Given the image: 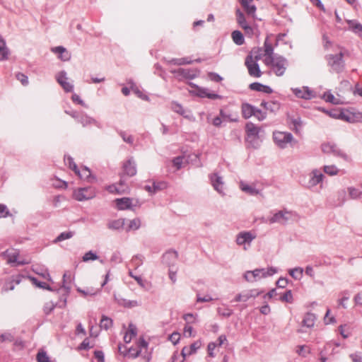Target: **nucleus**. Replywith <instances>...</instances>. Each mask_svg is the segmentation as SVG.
<instances>
[{"label": "nucleus", "instance_id": "obj_6", "mask_svg": "<svg viewBox=\"0 0 362 362\" xmlns=\"http://www.w3.org/2000/svg\"><path fill=\"white\" fill-rule=\"evenodd\" d=\"M276 272V270L272 267L268 269L265 271L264 269H255L254 271H248L245 274V279L247 281H256L257 279H260L263 277H266L267 276H272Z\"/></svg>", "mask_w": 362, "mask_h": 362}, {"label": "nucleus", "instance_id": "obj_38", "mask_svg": "<svg viewBox=\"0 0 362 362\" xmlns=\"http://www.w3.org/2000/svg\"><path fill=\"white\" fill-rule=\"evenodd\" d=\"M250 88L256 91H262V92H268V89L269 88L268 86H264L259 83H252L250 85Z\"/></svg>", "mask_w": 362, "mask_h": 362}, {"label": "nucleus", "instance_id": "obj_1", "mask_svg": "<svg viewBox=\"0 0 362 362\" xmlns=\"http://www.w3.org/2000/svg\"><path fill=\"white\" fill-rule=\"evenodd\" d=\"M254 0H240L247 16L240 9H236L235 16L238 25L244 30L245 35L248 37H252L257 30L255 25H252L250 18H256V6L253 4Z\"/></svg>", "mask_w": 362, "mask_h": 362}, {"label": "nucleus", "instance_id": "obj_17", "mask_svg": "<svg viewBox=\"0 0 362 362\" xmlns=\"http://www.w3.org/2000/svg\"><path fill=\"white\" fill-rule=\"evenodd\" d=\"M57 80L66 92L72 91L73 86L68 81L65 72H60L57 76Z\"/></svg>", "mask_w": 362, "mask_h": 362}, {"label": "nucleus", "instance_id": "obj_59", "mask_svg": "<svg viewBox=\"0 0 362 362\" xmlns=\"http://www.w3.org/2000/svg\"><path fill=\"white\" fill-rule=\"evenodd\" d=\"M180 334L179 333H177V332H174L171 335H170L169 337V339L170 341L174 344H176L179 340H180Z\"/></svg>", "mask_w": 362, "mask_h": 362}, {"label": "nucleus", "instance_id": "obj_12", "mask_svg": "<svg viewBox=\"0 0 362 362\" xmlns=\"http://www.w3.org/2000/svg\"><path fill=\"white\" fill-rule=\"evenodd\" d=\"M106 190L112 194H124L129 192V187L121 180L119 183L110 185L106 187Z\"/></svg>", "mask_w": 362, "mask_h": 362}, {"label": "nucleus", "instance_id": "obj_26", "mask_svg": "<svg viewBox=\"0 0 362 362\" xmlns=\"http://www.w3.org/2000/svg\"><path fill=\"white\" fill-rule=\"evenodd\" d=\"M241 110L243 117L245 119L251 117L255 112V108L248 103H243Z\"/></svg>", "mask_w": 362, "mask_h": 362}, {"label": "nucleus", "instance_id": "obj_4", "mask_svg": "<svg viewBox=\"0 0 362 362\" xmlns=\"http://www.w3.org/2000/svg\"><path fill=\"white\" fill-rule=\"evenodd\" d=\"M260 59V56L252 55L247 56L245 59V66L247 68L249 74L255 78H259L262 76V71L259 69L257 61Z\"/></svg>", "mask_w": 362, "mask_h": 362}, {"label": "nucleus", "instance_id": "obj_62", "mask_svg": "<svg viewBox=\"0 0 362 362\" xmlns=\"http://www.w3.org/2000/svg\"><path fill=\"white\" fill-rule=\"evenodd\" d=\"M354 303L356 305H362V291L356 293L354 298Z\"/></svg>", "mask_w": 362, "mask_h": 362}, {"label": "nucleus", "instance_id": "obj_34", "mask_svg": "<svg viewBox=\"0 0 362 362\" xmlns=\"http://www.w3.org/2000/svg\"><path fill=\"white\" fill-rule=\"evenodd\" d=\"M246 132L249 136H256L259 133L258 128L252 123H247L245 127Z\"/></svg>", "mask_w": 362, "mask_h": 362}, {"label": "nucleus", "instance_id": "obj_15", "mask_svg": "<svg viewBox=\"0 0 362 362\" xmlns=\"http://www.w3.org/2000/svg\"><path fill=\"white\" fill-rule=\"evenodd\" d=\"M263 49L264 57L263 62L264 64H268L269 62L275 58L274 56V48L272 43L266 40L264 43Z\"/></svg>", "mask_w": 362, "mask_h": 362}, {"label": "nucleus", "instance_id": "obj_27", "mask_svg": "<svg viewBox=\"0 0 362 362\" xmlns=\"http://www.w3.org/2000/svg\"><path fill=\"white\" fill-rule=\"evenodd\" d=\"M323 175L318 170H313L310 174V186H315L322 180Z\"/></svg>", "mask_w": 362, "mask_h": 362}, {"label": "nucleus", "instance_id": "obj_44", "mask_svg": "<svg viewBox=\"0 0 362 362\" xmlns=\"http://www.w3.org/2000/svg\"><path fill=\"white\" fill-rule=\"evenodd\" d=\"M71 280H72L71 274L65 273L63 275V287L66 289H69Z\"/></svg>", "mask_w": 362, "mask_h": 362}, {"label": "nucleus", "instance_id": "obj_18", "mask_svg": "<svg viewBox=\"0 0 362 362\" xmlns=\"http://www.w3.org/2000/svg\"><path fill=\"white\" fill-rule=\"evenodd\" d=\"M51 51L58 54V58L64 62L69 61L71 58V54L64 47L58 46L52 47Z\"/></svg>", "mask_w": 362, "mask_h": 362}, {"label": "nucleus", "instance_id": "obj_16", "mask_svg": "<svg viewBox=\"0 0 362 362\" xmlns=\"http://www.w3.org/2000/svg\"><path fill=\"white\" fill-rule=\"evenodd\" d=\"M2 281L4 284L2 290L6 292L13 290L15 286L18 285L21 282V278L19 276H11Z\"/></svg>", "mask_w": 362, "mask_h": 362}, {"label": "nucleus", "instance_id": "obj_46", "mask_svg": "<svg viewBox=\"0 0 362 362\" xmlns=\"http://www.w3.org/2000/svg\"><path fill=\"white\" fill-rule=\"evenodd\" d=\"M296 352L303 356H306L310 353V349L307 346H299L297 347Z\"/></svg>", "mask_w": 362, "mask_h": 362}, {"label": "nucleus", "instance_id": "obj_7", "mask_svg": "<svg viewBox=\"0 0 362 362\" xmlns=\"http://www.w3.org/2000/svg\"><path fill=\"white\" fill-rule=\"evenodd\" d=\"M95 196V189L91 187L78 188L74 190L73 193V197L78 202H83L92 199Z\"/></svg>", "mask_w": 362, "mask_h": 362}, {"label": "nucleus", "instance_id": "obj_64", "mask_svg": "<svg viewBox=\"0 0 362 362\" xmlns=\"http://www.w3.org/2000/svg\"><path fill=\"white\" fill-rule=\"evenodd\" d=\"M71 99L74 103L79 104L81 105H84L83 101L80 98V97L77 94H73L71 96Z\"/></svg>", "mask_w": 362, "mask_h": 362}, {"label": "nucleus", "instance_id": "obj_42", "mask_svg": "<svg viewBox=\"0 0 362 362\" xmlns=\"http://www.w3.org/2000/svg\"><path fill=\"white\" fill-rule=\"evenodd\" d=\"M125 220L119 218L110 223L109 227L114 229H119L124 226Z\"/></svg>", "mask_w": 362, "mask_h": 362}, {"label": "nucleus", "instance_id": "obj_41", "mask_svg": "<svg viewBox=\"0 0 362 362\" xmlns=\"http://www.w3.org/2000/svg\"><path fill=\"white\" fill-rule=\"evenodd\" d=\"M324 171L329 175H336L339 173V169L335 165H325L324 167Z\"/></svg>", "mask_w": 362, "mask_h": 362}, {"label": "nucleus", "instance_id": "obj_49", "mask_svg": "<svg viewBox=\"0 0 362 362\" xmlns=\"http://www.w3.org/2000/svg\"><path fill=\"white\" fill-rule=\"evenodd\" d=\"M98 257L91 251L86 252L83 257V262H88L89 260H96Z\"/></svg>", "mask_w": 362, "mask_h": 362}, {"label": "nucleus", "instance_id": "obj_57", "mask_svg": "<svg viewBox=\"0 0 362 362\" xmlns=\"http://www.w3.org/2000/svg\"><path fill=\"white\" fill-rule=\"evenodd\" d=\"M9 215V211L6 206L0 204V218H6Z\"/></svg>", "mask_w": 362, "mask_h": 362}, {"label": "nucleus", "instance_id": "obj_23", "mask_svg": "<svg viewBox=\"0 0 362 362\" xmlns=\"http://www.w3.org/2000/svg\"><path fill=\"white\" fill-rule=\"evenodd\" d=\"M211 181L214 189L219 193L223 192V182L222 178L217 174H213L211 176Z\"/></svg>", "mask_w": 362, "mask_h": 362}, {"label": "nucleus", "instance_id": "obj_55", "mask_svg": "<svg viewBox=\"0 0 362 362\" xmlns=\"http://www.w3.org/2000/svg\"><path fill=\"white\" fill-rule=\"evenodd\" d=\"M207 75L210 80L216 82H221L223 80V78L216 73L209 72Z\"/></svg>", "mask_w": 362, "mask_h": 362}, {"label": "nucleus", "instance_id": "obj_39", "mask_svg": "<svg viewBox=\"0 0 362 362\" xmlns=\"http://www.w3.org/2000/svg\"><path fill=\"white\" fill-rule=\"evenodd\" d=\"M112 320L106 316H103L100 323V327L105 329H108L110 327H112Z\"/></svg>", "mask_w": 362, "mask_h": 362}, {"label": "nucleus", "instance_id": "obj_3", "mask_svg": "<svg viewBox=\"0 0 362 362\" xmlns=\"http://www.w3.org/2000/svg\"><path fill=\"white\" fill-rule=\"evenodd\" d=\"M2 257L6 262L11 265H23L29 263V261L22 259L19 256V252L14 248H9L1 253Z\"/></svg>", "mask_w": 362, "mask_h": 362}, {"label": "nucleus", "instance_id": "obj_22", "mask_svg": "<svg viewBox=\"0 0 362 362\" xmlns=\"http://www.w3.org/2000/svg\"><path fill=\"white\" fill-rule=\"evenodd\" d=\"M123 173L128 176L136 175V169L134 163L132 160H128L123 163Z\"/></svg>", "mask_w": 362, "mask_h": 362}, {"label": "nucleus", "instance_id": "obj_54", "mask_svg": "<svg viewBox=\"0 0 362 362\" xmlns=\"http://www.w3.org/2000/svg\"><path fill=\"white\" fill-rule=\"evenodd\" d=\"M303 274V269L300 268H296L290 271V274L295 279H299Z\"/></svg>", "mask_w": 362, "mask_h": 362}, {"label": "nucleus", "instance_id": "obj_19", "mask_svg": "<svg viewBox=\"0 0 362 362\" xmlns=\"http://www.w3.org/2000/svg\"><path fill=\"white\" fill-rule=\"evenodd\" d=\"M202 343L199 341H197L192 344L190 346H185L181 352V354L184 358L187 356L194 354L198 349L201 347Z\"/></svg>", "mask_w": 362, "mask_h": 362}, {"label": "nucleus", "instance_id": "obj_14", "mask_svg": "<svg viewBox=\"0 0 362 362\" xmlns=\"http://www.w3.org/2000/svg\"><path fill=\"white\" fill-rule=\"evenodd\" d=\"M261 292L257 291L255 289L247 291L243 293L238 294L234 299L235 302H246L250 298H255L258 296Z\"/></svg>", "mask_w": 362, "mask_h": 362}, {"label": "nucleus", "instance_id": "obj_24", "mask_svg": "<svg viewBox=\"0 0 362 362\" xmlns=\"http://www.w3.org/2000/svg\"><path fill=\"white\" fill-rule=\"evenodd\" d=\"M177 73L179 76H182L185 78L192 79L197 76V72L195 70H191L188 69H178L177 71H174Z\"/></svg>", "mask_w": 362, "mask_h": 362}, {"label": "nucleus", "instance_id": "obj_25", "mask_svg": "<svg viewBox=\"0 0 362 362\" xmlns=\"http://www.w3.org/2000/svg\"><path fill=\"white\" fill-rule=\"evenodd\" d=\"M137 334L136 327L133 324H129L127 331L124 336L125 343H130Z\"/></svg>", "mask_w": 362, "mask_h": 362}, {"label": "nucleus", "instance_id": "obj_5", "mask_svg": "<svg viewBox=\"0 0 362 362\" xmlns=\"http://www.w3.org/2000/svg\"><path fill=\"white\" fill-rule=\"evenodd\" d=\"M343 54L339 52L337 54H329L327 56V61L328 65L331 67L332 70L335 72H341L344 66L343 60Z\"/></svg>", "mask_w": 362, "mask_h": 362}, {"label": "nucleus", "instance_id": "obj_40", "mask_svg": "<svg viewBox=\"0 0 362 362\" xmlns=\"http://www.w3.org/2000/svg\"><path fill=\"white\" fill-rule=\"evenodd\" d=\"M348 192L349 197L351 199H359L362 196V192L354 187L348 188Z\"/></svg>", "mask_w": 362, "mask_h": 362}, {"label": "nucleus", "instance_id": "obj_60", "mask_svg": "<svg viewBox=\"0 0 362 362\" xmlns=\"http://www.w3.org/2000/svg\"><path fill=\"white\" fill-rule=\"evenodd\" d=\"M153 192H156L158 190L163 189L166 187V184L165 182H153Z\"/></svg>", "mask_w": 362, "mask_h": 362}, {"label": "nucleus", "instance_id": "obj_2", "mask_svg": "<svg viewBox=\"0 0 362 362\" xmlns=\"http://www.w3.org/2000/svg\"><path fill=\"white\" fill-rule=\"evenodd\" d=\"M265 65L269 67L276 76H281L284 74L287 69V61L284 57L277 56L269 62L268 64Z\"/></svg>", "mask_w": 362, "mask_h": 362}, {"label": "nucleus", "instance_id": "obj_63", "mask_svg": "<svg viewBox=\"0 0 362 362\" xmlns=\"http://www.w3.org/2000/svg\"><path fill=\"white\" fill-rule=\"evenodd\" d=\"M183 318L187 323H193L195 320L194 316L190 313L185 315Z\"/></svg>", "mask_w": 362, "mask_h": 362}, {"label": "nucleus", "instance_id": "obj_20", "mask_svg": "<svg viewBox=\"0 0 362 362\" xmlns=\"http://www.w3.org/2000/svg\"><path fill=\"white\" fill-rule=\"evenodd\" d=\"M116 207L118 210L129 209L132 206V199L128 197H123L121 199H116L115 200Z\"/></svg>", "mask_w": 362, "mask_h": 362}, {"label": "nucleus", "instance_id": "obj_56", "mask_svg": "<svg viewBox=\"0 0 362 362\" xmlns=\"http://www.w3.org/2000/svg\"><path fill=\"white\" fill-rule=\"evenodd\" d=\"M335 146L333 145H331L329 144H323L322 145V150L323 152L329 153L331 152H334Z\"/></svg>", "mask_w": 362, "mask_h": 362}, {"label": "nucleus", "instance_id": "obj_47", "mask_svg": "<svg viewBox=\"0 0 362 362\" xmlns=\"http://www.w3.org/2000/svg\"><path fill=\"white\" fill-rule=\"evenodd\" d=\"M280 300L283 302L292 303L293 302V295L291 291H287L283 296H281Z\"/></svg>", "mask_w": 362, "mask_h": 362}, {"label": "nucleus", "instance_id": "obj_48", "mask_svg": "<svg viewBox=\"0 0 362 362\" xmlns=\"http://www.w3.org/2000/svg\"><path fill=\"white\" fill-rule=\"evenodd\" d=\"M77 291L78 293H80L81 294H82L84 296H93L98 293V291L94 290L93 288H88L87 290H83L80 288H78Z\"/></svg>", "mask_w": 362, "mask_h": 362}, {"label": "nucleus", "instance_id": "obj_31", "mask_svg": "<svg viewBox=\"0 0 362 362\" xmlns=\"http://www.w3.org/2000/svg\"><path fill=\"white\" fill-rule=\"evenodd\" d=\"M9 52L6 47V42L0 35V60H6L8 59Z\"/></svg>", "mask_w": 362, "mask_h": 362}, {"label": "nucleus", "instance_id": "obj_33", "mask_svg": "<svg viewBox=\"0 0 362 362\" xmlns=\"http://www.w3.org/2000/svg\"><path fill=\"white\" fill-rule=\"evenodd\" d=\"M267 110H269L270 112H276L279 107V103L274 101H268L266 103H262L261 104Z\"/></svg>", "mask_w": 362, "mask_h": 362}, {"label": "nucleus", "instance_id": "obj_37", "mask_svg": "<svg viewBox=\"0 0 362 362\" xmlns=\"http://www.w3.org/2000/svg\"><path fill=\"white\" fill-rule=\"evenodd\" d=\"M74 233L72 231H66L62 233L57 238L54 240V243L63 241L64 240L69 239L73 237Z\"/></svg>", "mask_w": 362, "mask_h": 362}, {"label": "nucleus", "instance_id": "obj_45", "mask_svg": "<svg viewBox=\"0 0 362 362\" xmlns=\"http://www.w3.org/2000/svg\"><path fill=\"white\" fill-rule=\"evenodd\" d=\"M331 311L329 309L327 310L325 316L324 317V322L326 325L333 324L336 322L335 318L334 316L330 315Z\"/></svg>", "mask_w": 362, "mask_h": 362}, {"label": "nucleus", "instance_id": "obj_43", "mask_svg": "<svg viewBox=\"0 0 362 362\" xmlns=\"http://www.w3.org/2000/svg\"><path fill=\"white\" fill-rule=\"evenodd\" d=\"M348 24L349 25V28L354 30L356 33L362 31V25L354 21H349Z\"/></svg>", "mask_w": 362, "mask_h": 362}, {"label": "nucleus", "instance_id": "obj_35", "mask_svg": "<svg viewBox=\"0 0 362 362\" xmlns=\"http://www.w3.org/2000/svg\"><path fill=\"white\" fill-rule=\"evenodd\" d=\"M141 226V221L139 218H134L129 221L127 226L126 227L127 231L135 230L139 228Z\"/></svg>", "mask_w": 362, "mask_h": 362}, {"label": "nucleus", "instance_id": "obj_29", "mask_svg": "<svg viewBox=\"0 0 362 362\" xmlns=\"http://www.w3.org/2000/svg\"><path fill=\"white\" fill-rule=\"evenodd\" d=\"M322 98L326 101L334 105L344 104V102L340 98L334 97L330 92H326L324 93Z\"/></svg>", "mask_w": 362, "mask_h": 362}, {"label": "nucleus", "instance_id": "obj_13", "mask_svg": "<svg viewBox=\"0 0 362 362\" xmlns=\"http://www.w3.org/2000/svg\"><path fill=\"white\" fill-rule=\"evenodd\" d=\"M192 88H194V90H191L192 93H194L199 97L201 98H208L210 99H218L220 96L216 93H211L208 92V89L199 87L194 84L192 85Z\"/></svg>", "mask_w": 362, "mask_h": 362}, {"label": "nucleus", "instance_id": "obj_58", "mask_svg": "<svg viewBox=\"0 0 362 362\" xmlns=\"http://www.w3.org/2000/svg\"><path fill=\"white\" fill-rule=\"evenodd\" d=\"M217 346V344L215 342H211L208 344L207 350H208V354L211 357H214V350Z\"/></svg>", "mask_w": 362, "mask_h": 362}, {"label": "nucleus", "instance_id": "obj_36", "mask_svg": "<svg viewBox=\"0 0 362 362\" xmlns=\"http://www.w3.org/2000/svg\"><path fill=\"white\" fill-rule=\"evenodd\" d=\"M81 179L86 180L90 176V171L88 168L83 167L79 168V170L76 173Z\"/></svg>", "mask_w": 362, "mask_h": 362}, {"label": "nucleus", "instance_id": "obj_51", "mask_svg": "<svg viewBox=\"0 0 362 362\" xmlns=\"http://www.w3.org/2000/svg\"><path fill=\"white\" fill-rule=\"evenodd\" d=\"M16 77L22 83V85L27 86L28 84V76L25 74L22 73H17Z\"/></svg>", "mask_w": 362, "mask_h": 362}, {"label": "nucleus", "instance_id": "obj_28", "mask_svg": "<svg viewBox=\"0 0 362 362\" xmlns=\"http://www.w3.org/2000/svg\"><path fill=\"white\" fill-rule=\"evenodd\" d=\"M316 317L314 314L308 313L305 315L302 324L307 327H313L315 325Z\"/></svg>", "mask_w": 362, "mask_h": 362}, {"label": "nucleus", "instance_id": "obj_21", "mask_svg": "<svg viewBox=\"0 0 362 362\" xmlns=\"http://www.w3.org/2000/svg\"><path fill=\"white\" fill-rule=\"evenodd\" d=\"M256 235L251 232H242L240 233L236 239L238 245H243L245 243H250L255 239Z\"/></svg>", "mask_w": 362, "mask_h": 362}, {"label": "nucleus", "instance_id": "obj_32", "mask_svg": "<svg viewBox=\"0 0 362 362\" xmlns=\"http://www.w3.org/2000/svg\"><path fill=\"white\" fill-rule=\"evenodd\" d=\"M240 187L243 192L250 195H256L259 193V191L256 189L254 187L250 186L243 182L240 183Z\"/></svg>", "mask_w": 362, "mask_h": 362}, {"label": "nucleus", "instance_id": "obj_9", "mask_svg": "<svg viewBox=\"0 0 362 362\" xmlns=\"http://www.w3.org/2000/svg\"><path fill=\"white\" fill-rule=\"evenodd\" d=\"M293 136L291 134L283 132H276L274 133V141L281 148L292 141Z\"/></svg>", "mask_w": 362, "mask_h": 362}, {"label": "nucleus", "instance_id": "obj_10", "mask_svg": "<svg viewBox=\"0 0 362 362\" xmlns=\"http://www.w3.org/2000/svg\"><path fill=\"white\" fill-rule=\"evenodd\" d=\"M293 93L299 98L310 100L315 98V93L307 86H303L299 88H292Z\"/></svg>", "mask_w": 362, "mask_h": 362}, {"label": "nucleus", "instance_id": "obj_30", "mask_svg": "<svg viewBox=\"0 0 362 362\" xmlns=\"http://www.w3.org/2000/svg\"><path fill=\"white\" fill-rule=\"evenodd\" d=\"M231 37L233 42L238 45H242L245 43L243 34L240 30H234L231 33Z\"/></svg>", "mask_w": 362, "mask_h": 362}, {"label": "nucleus", "instance_id": "obj_61", "mask_svg": "<svg viewBox=\"0 0 362 362\" xmlns=\"http://www.w3.org/2000/svg\"><path fill=\"white\" fill-rule=\"evenodd\" d=\"M93 346V345L90 344L89 339L88 338H86L81 344L79 348L81 349H88L92 348Z\"/></svg>", "mask_w": 362, "mask_h": 362}, {"label": "nucleus", "instance_id": "obj_50", "mask_svg": "<svg viewBox=\"0 0 362 362\" xmlns=\"http://www.w3.org/2000/svg\"><path fill=\"white\" fill-rule=\"evenodd\" d=\"M37 362H49V358L45 351H40L37 355Z\"/></svg>", "mask_w": 362, "mask_h": 362}, {"label": "nucleus", "instance_id": "obj_11", "mask_svg": "<svg viewBox=\"0 0 362 362\" xmlns=\"http://www.w3.org/2000/svg\"><path fill=\"white\" fill-rule=\"evenodd\" d=\"M147 347V343L145 341L144 339H140L139 341L137 343V348H130L127 351V353H123V351L121 349V347L119 346V351L122 354H123L124 356H127L129 358H136L140 354L141 349H146Z\"/></svg>", "mask_w": 362, "mask_h": 362}, {"label": "nucleus", "instance_id": "obj_53", "mask_svg": "<svg viewBox=\"0 0 362 362\" xmlns=\"http://www.w3.org/2000/svg\"><path fill=\"white\" fill-rule=\"evenodd\" d=\"M54 307L55 306H54V303L52 302H48V303H45V305H44V308H43L44 313L46 315H49L54 309Z\"/></svg>", "mask_w": 362, "mask_h": 362}, {"label": "nucleus", "instance_id": "obj_8", "mask_svg": "<svg viewBox=\"0 0 362 362\" xmlns=\"http://www.w3.org/2000/svg\"><path fill=\"white\" fill-rule=\"evenodd\" d=\"M294 214H293L292 211H289L287 210H281L274 214L273 216H272L269 219V222L270 223H279L281 224H285L288 221L292 220Z\"/></svg>", "mask_w": 362, "mask_h": 362}, {"label": "nucleus", "instance_id": "obj_52", "mask_svg": "<svg viewBox=\"0 0 362 362\" xmlns=\"http://www.w3.org/2000/svg\"><path fill=\"white\" fill-rule=\"evenodd\" d=\"M185 158L182 156H179L173 160V165L177 168L180 169L182 167L183 160Z\"/></svg>", "mask_w": 362, "mask_h": 362}]
</instances>
